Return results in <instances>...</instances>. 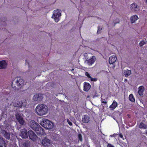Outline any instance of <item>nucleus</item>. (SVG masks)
Segmentation results:
<instances>
[{"mask_svg": "<svg viewBox=\"0 0 147 147\" xmlns=\"http://www.w3.org/2000/svg\"><path fill=\"white\" fill-rule=\"evenodd\" d=\"M78 138L79 140L81 141H82V135L81 134H78Z\"/></svg>", "mask_w": 147, "mask_h": 147, "instance_id": "obj_31", "label": "nucleus"}, {"mask_svg": "<svg viewBox=\"0 0 147 147\" xmlns=\"http://www.w3.org/2000/svg\"><path fill=\"white\" fill-rule=\"evenodd\" d=\"M74 69L73 68V69H71V71H73V70H74Z\"/></svg>", "mask_w": 147, "mask_h": 147, "instance_id": "obj_41", "label": "nucleus"}, {"mask_svg": "<svg viewBox=\"0 0 147 147\" xmlns=\"http://www.w3.org/2000/svg\"><path fill=\"white\" fill-rule=\"evenodd\" d=\"M61 15V13L60 12L59 10L57 9L54 11L53 18L54 19L56 22H57L59 20V18Z\"/></svg>", "mask_w": 147, "mask_h": 147, "instance_id": "obj_4", "label": "nucleus"}, {"mask_svg": "<svg viewBox=\"0 0 147 147\" xmlns=\"http://www.w3.org/2000/svg\"><path fill=\"white\" fill-rule=\"evenodd\" d=\"M101 101L102 103L107 104V100L104 99L102 98H101Z\"/></svg>", "mask_w": 147, "mask_h": 147, "instance_id": "obj_27", "label": "nucleus"}, {"mask_svg": "<svg viewBox=\"0 0 147 147\" xmlns=\"http://www.w3.org/2000/svg\"><path fill=\"white\" fill-rule=\"evenodd\" d=\"M23 146L24 147H28V143L27 142H25L23 144Z\"/></svg>", "mask_w": 147, "mask_h": 147, "instance_id": "obj_30", "label": "nucleus"}, {"mask_svg": "<svg viewBox=\"0 0 147 147\" xmlns=\"http://www.w3.org/2000/svg\"><path fill=\"white\" fill-rule=\"evenodd\" d=\"M145 44V42L144 41H141L140 43H139V45H140V46L141 47L143 45Z\"/></svg>", "mask_w": 147, "mask_h": 147, "instance_id": "obj_32", "label": "nucleus"}, {"mask_svg": "<svg viewBox=\"0 0 147 147\" xmlns=\"http://www.w3.org/2000/svg\"><path fill=\"white\" fill-rule=\"evenodd\" d=\"M139 18L136 15H133L130 18L131 22V23H135Z\"/></svg>", "mask_w": 147, "mask_h": 147, "instance_id": "obj_18", "label": "nucleus"}, {"mask_svg": "<svg viewBox=\"0 0 147 147\" xmlns=\"http://www.w3.org/2000/svg\"><path fill=\"white\" fill-rule=\"evenodd\" d=\"M4 20H6V18H4Z\"/></svg>", "mask_w": 147, "mask_h": 147, "instance_id": "obj_38", "label": "nucleus"}, {"mask_svg": "<svg viewBox=\"0 0 147 147\" xmlns=\"http://www.w3.org/2000/svg\"><path fill=\"white\" fill-rule=\"evenodd\" d=\"M85 75L89 78H90L91 77V76H90V74L88 73V72H86L85 73Z\"/></svg>", "mask_w": 147, "mask_h": 147, "instance_id": "obj_29", "label": "nucleus"}, {"mask_svg": "<svg viewBox=\"0 0 147 147\" xmlns=\"http://www.w3.org/2000/svg\"><path fill=\"white\" fill-rule=\"evenodd\" d=\"M118 126L119 127V123H118Z\"/></svg>", "mask_w": 147, "mask_h": 147, "instance_id": "obj_40", "label": "nucleus"}, {"mask_svg": "<svg viewBox=\"0 0 147 147\" xmlns=\"http://www.w3.org/2000/svg\"><path fill=\"white\" fill-rule=\"evenodd\" d=\"M42 144L46 147H50L52 145L51 141L46 138H44L42 140Z\"/></svg>", "mask_w": 147, "mask_h": 147, "instance_id": "obj_5", "label": "nucleus"}, {"mask_svg": "<svg viewBox=\"0 0 147 147\" xmlns=\"http://www.w3.org/2000/svg\"><path fill=\"white\" fill-rule=\"evenodd\" d=\"M2 133L4 136L5 138L10 140H12V139L10 137V134L9 132H8L5 130H3L2 131Z\"/></svg>", "mask_w": 147, "mask_h": 147, "instance_id": "obj_15", "label": "nucleus"}, {"mask_svg": "<svg viewBox=\"0 0 147 147\" xmlns=\"http://www.w3.org/2000/svg\"><path fill=\"white\" fill-rule=\"evenodd\" d=\"M24 85L23 80L20 78H15L11 84L12 87L15 90H18Z\"/></svg>", "mask_w": 147, "mask_h": 147, "instance_id": "obj_2", "label": "nucleus"}, {"mask_svg": "<svg viewBox=\"0 0 147 147\" xmlns=\"http://www.w3.org/2000/svg\"><path fill=\"white\" fill-rule=\"evenodd\" d=\"M138 93L140 96L143 95V91L144 90V88L142 86H140L138 88Z\"/></svg>", "mask_w": 147, "mask_h": 147, "instance_id": "obj_23", "label": "nucleus"}, {"mask_svg": "<svg viewBox=\"0 0 147 147\" xmlns=\"http://www.w3.org/2000/svg\"><path fill=\"white\" fill-rule=\"evenodd\" d=\"M139 127L141 129H146L147 128V125L141 122L139 125Z\"/></svg>", "mask_w": 147, "mask_h": 147, "instance_id": "obj_25", "label": "nucleus"}, {"mask_svg": "<svg viewBox=\"0 0 147 147\" xmlns=\"http://www.w3.org/2000/svg\"><path fill=\"white\" fill-rule=\"evenodd\" d=\"M20 135L23 138H28V134L27 130L25 129H21Z\"/></svg>", "mask_w": 147, "mask_h": 147, "instance_id": "obj_11", "label": "nucleus"}, {"mask_svg": "<svg viewBox=\"0 0 147 147\" xmlns=\"http://www.w3.org/2000/svg\"><path fill=\"white\" fill-rule=\"evenodd\" d=\"M123 136H122V135L121 134H120V138H123V139L124 140V138H123Z\"/></svg>", "mask_w": 147, "mask_h": 147, "instance_id": "obj_36", "label": "nucleus"}, {"mask_svg": "<svg viewBox=\"0 0 147 147\" xmlns=\"http://www.w3.org/2000/svg\"><path fill=\"white\" fill-rule=\"evenodd\" d=\"M23 105V102L21 101H18L17 102H15L13 103L14 106L17 107H21Z\"/></svg>", "mask_w": 147, "mask_h": 147, "instance_id": "obj_19", "label": "nucleus"}, {"mask_svg": "<svg viewBox=\"0 0 147 147\" xmlns=\"http://www.w3.org/2000/svg\"><path fill=\"white\" fill-rule=\"evenodd\" d=\"M101 29L100 28V27H98V31H97V33H100L101 32H100Z\"/></svg>", "mask_w": 147, "mask_h": 147, "instance_id": "obj_34", "label": "nucleus"}, {"mask_svg": "<svg viewBox=\"0 0 147 147\" xmlns=\"http://www.w3.org/2000/svg\"><path fill=\"white\" fill-rule=\"evenodd\" d=\"M82 121L84 123H87L90 121V117L87 115L84 116L82 119Z\"/></svg>", "mask_w": 147, "mask_h": 147, "instance_id": "obj_17", "label": "nucleus"}, {"mask_svg": "<svg viewBox=\"0 0 147 147\" xmlns=\"http://www.w3.org/2000/svg\"><path fill=\"white\" fill-rule=\"evenodd\" d=\"M90 79L91 81L96 82L97 80V79L96 78H93L92 77Z\"/></svg>", "mask_w": 147, "mask_h": 147, "instance_id": "obj_28", "label": "nucleus"}, {"mask_svg": "<svg viewBox=\"0 0 147 147\" xmlns=\"http://www.w3.org/2000/svg\"><path fill=\"white\" fill-rule=\"evenodd\" d=\"M130 9L133 11L136 12L139 10V7L136 4L133 3L131 5Z\"/></svg>", "mask_w": 147, "mask_h": 147, "instance_id": "obj_12", "label": "nucleus"}, {"mask_svg": "<svg viewBox=\"0 0 147 147\" xmlns=\"http://www.w3.org/2000/svg\"><path fill=\"white\" fill-rule=\"evenodd\" d=\"M117 104L116 101L114 100L112 104L110 106L109 108L112 110H113L117 107Z\"/></svg>", "mask_w": 147, "mask_h": 147, "instance_id": "obj_22", "label": "nucleus"}, {"mask_svg": "<svg viewBox=\"0 0 147 147\" xmlns=\"http://www.w3.org/2000/svg\"><path fill=\"white\" fill-rule=\"evenodd\" d=\"M131 74V72L130 70H124V75L125 76L127 77L129 76Z\"/></svg>", "mask_w": 147, "mask_h": 147, "instance_id": "obj_24", "label": "nucleus"}, {"mask_svg": "<svg viewBox=\"0 0 147 147\" xmlns=\"http://www.w3.org/2000/svg\"><path fill=\"white\" fill-rule=\"evenodd\" d=\"M129 100L132 102H134L135 101V98L132 94H130L129 96Z\"/></svg>", "mask_w": 147, "mask_h": 147, "instance_id": "obj_26", "label": "nucleus"}, {"mask_svg": "<svg viewBox=\"0 0 147 147\" xmlns=\"http://www.w3.org/2000/svg\"><path fill=\"white\" fill-rule=\"evenodd\" d=\"M127 79H125V81H127Z\"/></svg>", "mask_w": 147, "mask_h": 147, "instance_id": "obj_39", "label": "nucleus"}, {"mask_svg": "<svg viewBox=\"0 0 147 147\" xmlns=\"http://www.w3.org/2000/svg\"><path fill=\"white\" fill-rule=\"evenodd\" d=\"M145 2L147 4V0H145Z\"/></svg>", "mask_w": 147, "mask_h": 147, "instance_id": "obj_37", "label": "nucleus"}, {"mask_svg": "<svg viewBox=\"0 0 147 147\" xmlns=\"http://www.w3.org/2000/svg\"><path fill=\"white\" fill-rule=\"evenodd\" d=\"M7 65L5 61H0V69H3L6 67Z\"/></svg>", "mask_w": 147, "mask_h": 147, "instance_id": "obj_20", "label": "nucleus"}, {"mask_svg": "<svg viewBox=\"0 0 147 147\" xmlns=\"http://www.w3.org/2000/svg\"><path fill=\"white\" fill-rule=\"evenodd\" d=\"M41 125L47 129H52L54 126L53 124L47 119H44L40 123Z\"/></svg>", "mask_w": 147, "mask_h": 147, "instance_id": "obj_3", "label": "nucleus"}, {"mask_svg": "<svg viewBox=\"0 0 147 147\" xmlns=\"http://www.w3.org/2000/svg\"><path fill=\"white\" fill-rule=\"evenodd\" d=\"M28 135L30 139L34 141L37 138V136L35 133L32 131H29L28 132Z\"/></svg>", "mask_w": 147, "mask_h": 147, "instance_id": "obj_8", "label": "nucleus"}, {"mask_svg": "<svg viewBox=\"0 0 147 147\" xmlns=\"http://www.w3.org/2000/svg\"><path fill=\"white\" fill-rule=\"evenodd\" d=\"M15 116L19 123L20 124L23 125L24 123V120L22 116L20 114L17 113L15 114Z\"/></svg>", "mask_w": 147, "mask_h": 147, "instance_id": "obj_6", "label": "nucleus"}, {"mask_svg": "<svg viewBox=\"0 0 147 147\" xmlns=\"http://www.w3.org/2000/svg\"><path fill=\"white\" fill-rule=\"evenodd\" d=\"M30 127L33 130H35V129L38 126H39V125L38 123H36L35 121L33 120H31L30 121L29 123Z\"/></svg>", "mask_w": 147, "mask_h": 147, "instance_id": "obj_10", "label": "nucleus"}, {"mask_svg": "<svg viewBox=\"0 0 147 147\" xmlns=\"http://www.w3.org/2000/svg\"><path fill=\"white\" fill-rule=\"evenodd\" d=\"M96 57L94 56H93L90 59L87 60L86 61L88 64L89 65H91L95 62Z\"/></svg>", "mask_w": 147, "mask_h": 147, "instance_id": "obj_13", "label": "nucleus"}, {"mask_svg": "<svg viewBox=\"0 0 147 147\" xmlns=\"http://www.w3.org/2000/svg\"><path fill=\"white\" fill-rule=\"evenodd\" d=\"M26 61H27V60H26Z\"/></svg>", "mask_w": 147, "mask_h": 147, "instance_id": "obj_42", "label": "nucleus"}, {"mask_svg": "<svg viewBox=\"0 0 147 147\" xmlns=\"http://www.w3.org/2000/svg\"><path fill=\"white\" fill-rule=\"evenodd\" d=\"M6 144L3 139L0 137V147H6Z\"/></svg>", "mask_w": 147, "mask_h": 147, "instance_id": "obj_21", "label": "nucleus"}, {"mask_svg": "<svg viewBox=\"0 0 147 147\" xmlns=\"http://www.w3.org/2000/svg\"><path fill=\"white\" fill-rule=\"evenodd\" d=\"M35 131L38 136H41L44 135V129L40 125L38 126L34 130Z\"/></svg>", "mask_w": 147, "mask_h": 147, "instance_id": "obj_9", "label": "nucleus"}, {"mask_svg": "<svg viewBox=\"0 0 147 147\" xmlns=\"http://www.w3.org/2000/svg\"><path fill=\"white\" fill-rule=\"evenodd\" d=\"M43 98V94H36L33 97V100L35 101L39 102L41 101Z\"/></svg>", "mask_w": 147, "mask_h": 147, "instance_id": "obj_7", "label": "nucleus"}, {"mask_svg": "<svg viewBox=\"0 0 147 147\" xmlns=\"http://www.w3.org/2000/svg\"><path fill=\"white\" fill-rule=\"evenodd\" d=\"M91 85L88 83L85 82L84 83L83 90L85 91H88L90 89Z\"/></svg>", "mask_w": 147, "mask_h": 147, "instance_id": "obj_16", "label": "nucleus"}, {"mask_svg": "<svg viewBox=\"0 0 147 147\" xmlns=\"http://www.w3.org/2000/svg\"><path fill=\"white\" fill-rule=\"evenodd\" d=\"M49 109L46 105L42 104H38L36 107L35 111L36 113L39 116L46 115L48 112Z\"/></svg>", "mask_w": 147, "mask_h": 147, "instance_id": "obj_1", "label": "nucleus"}, {"mask_svg": "<svg viewBox=\"0 0 147 147\" xmlns=\"http://www.w3.org/2000/svg\"><path fill=\"white\" fill-rule=\"evenodd\" d=\"M67 122L68 123V124L70 126L72 125V123L71 122L69 119H67Z\"/></svg>", "mask_w": 147, "mask_h": 147, "instance_id": "obj_33", "label": "nucleus"}, {"mask_svg": "<svg viewBox=\"0 0 147 147\" xmlns=\"http://www.w3.org/2000/svg\"><path fill=\"white\" fill-rule=\"evenodd\" d=\"M107 147H114L111 144H108Z\"/></svg>", "mask_w": 147, "mask_h": 147, "instance_id": "obj_35", "label": "nucleus"}, {"mask_svg": "<svg viewBox=\"0 0 147 147\" xmlns=\"http://www.w3.org/2000/svg\"><path fill=\"white\" fill-rule=\"evenodd\" d=\"M117 60V58L115 55L111 56L109 58V62L110 64H113Z\"/></svg>", "mask_w": 147, "mask_h": 147, "instance_id": "obj_14", "label": "nucleus"}]
</instances>
